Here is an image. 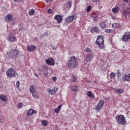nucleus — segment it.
I'll return each mask as SVG.
<instances>
[{"instance_id":"8","label":"nucleus","mask_w":130,"mask_h":130,"mask_svg":"<svg viewBox=\"0 0 130 130\" xmlns=\"http://www.w3.org/2000/svg\"><path fill=\"white\" fill-rule=\"evenodd\" d=\"M8 41H10V42H14V41H16V36L15 34L10 32L9 36L8 38Z\"/></svg>"},{"instance_id":"2","label":"nucleus","mask_w":130,"mask_h":130,"mask_svg":"<svg viewBox=\"0 0 130 130\" xmlns=\"http://www.w3.org/2000/svg\"><path fill=\"white\" fill-rule=\"evenodd\" d=\"M95 43L99 46L100 49H104V48H105V45H104V37H103V36H99L98 37Z\"/></svg>"},{"instance_id":"7","label":"nucleus","mask_w":130,"mask_h":130,"mask_svg":"<svg viewBox=\"0 0 130 130\" xmlns=\"http://www.w3.org/2000/svg\"><path fill=\"white\" fill-rule=\"evenodd\" d=\"M103 105H104V101L101 100L96 105L95 110H96V111H99V110L102 108Z\"/></svg>"},{"instance_id":"11","label":"nucleus","mask_w":130,"mask_h":130,"mask_svg":"<svg viewBox=\"0 0 130 130\" xmlns=\"http://www.w3.org/2000/svg\"><path fill=\"white\" fill-rule=\"evenodd\" d=\"M54 19L55 20H56L58 24H59L60 23H61V21H62V16L59 15H57L54 17Z\"/></svg>"},{"instance_id":"21","label":"nucleus","mask_w":130,"mask_h":130,"mask_svg":"<svg viewBox=\"0 0 130 130\" xmlns=\"http://www.w3.org/2000/svg\"><path fill=\"white\" fill-rule=\"evenodd\" d=\"M36 91L35 90V86L34 85H31L29 88V92L31 93H34V92H36Z\"/></svg>"},{"instance_id":"57","label":"nucleus","mask_w":130,"mask_h":130,"mask_svg":"<svg viewBox=\"0 0 130 130\" xmlns=\"http://www.w3.org/2000/svg\"><path fill=\"white\" fill-rule=\"evenodd\" d=\"M123 2L127 3L128 2V0H123Z\"/></svg>"},{"instance_id":"56","label":"nucleus","mask_w":130,"mask_h":130,"mask_svg":"<svg viewBox=\"0 0 130 130\" xmlns=\"http://www.w3.org/2000/svg\"><path fill=\"white\" fill-rule=\"evenodd\" d=\"M79 3V0H76L75 4H78Z\"/></svg>"},{"instance_id":"39","label":"nucleus","mask_w":130,"mask_h":130,"mask_svg":"<svg viewBox=\"0 0 130 130\" xmlns=\"http://www.w3.org/2000/svg\"><path fill=\"white\" fill-rule=\"evenodd\" d=\"M125 34H126V35L127 36L128 40H130V32H125Z\"/></svg>"},{"instance_id":"46","label":"nucleus","mask_w":130,"mask_h":130,"mask_svg":"<svg viewBox=\"0 0 130 130\" xmlns=\"http://www.w3.org/2000/svg\"><path fill=\"white\" fill-rule=\"evenodd\" d=\"M44 37H45L44 34H41L40 36V38H43Z\"/></svg>"},{"instance_id":"31","label":"nucleus","mask_w":130,"mask_h":130,"mask_svg":"<svg viewBox=\"0 0 130 130\" xmlns=\"http://www.w3.org/2000/svg\"><path fill=\"white\" fill-rule=\"evenodd\" d=\"M42 124L43 125H44V126H47V125H48L47 121H46V120H42Z\"/></svg>"},{"instance_id":"19","label":"nucleus","mask_w":130,"mask_h":130,"mask_svg":"<svg viewBox=\"0 0 130 130\" xmlns=\"http://www.w3.org/2000/svg\"><path fill=\"white\" fill-rule=\"evenodd\" d=\"M112 27L114 29H116V28H120L121 26H120V24H119V23H115L112 24Z\"/></svg>"},{"instance_id":"38","label":"nucleus","mask_w":130,"mask_h":130,"mask_svg":"<svg viewBox=\"0 0 130 130\" xmlns=\"http://www.w3.org/2000/svg\"><path fill=\"white\" fill-rule=\"evenodd\" d=\"M93 30L94 31H95V32H96V33H98V32H99V30H98V27L95 26L94 28H93Z\"/></svg>"},{"instance_id":"25","label":"nucleus","mask_w":130,"mask_h":130,"mask_svg":"<svg viewBox=\"0 0 130 130\" xmlns=\"http://www.w3.org/2000/svg\"><path fill=\"white\" fill-rule=\"evenodd\" d=\"M112 12L114 13H118V12H119V9L118 8V7L113 8L112 9Z\"/></svg>"},{"instance_id":"13","label":"nucleus","mask_w":130,"mask_h":130,"mask_svg":"<svg viewBox=\"0 0 130 130\" xmlns=\"http://www.w3.org/2000/svg\"><path fill=\"white\" fill-rule=\"evenodd\" d=\"M123 80L124 82H130V74H124L123 77Z\"/></svg>"},{"instance_id":"35","label":"nucleus","mask_w":130,"mask_h":130,"mask_svg":"<svg viewBox=\"0 0 130 130\" xmlns=\"http://www.w3.org/2000/svg\"><path fill=\"white\" fill-rule=\"evenodd\" d=\"M44 75L45 77H47V75H48V72H47V70H44Z\"/></svg>"},{"instance_id":"58","label":"nucleus","mask_w":130,"mask_h":130,"mask_svg":"<svg viewBox=\"0 0 130 130\" xmlns=\"http://www.w3.org/2000/svg\"><path fill=\"white\" fill-rule=\"evenodd\" d=\"M93 21H94V22H97V19H93Z\"/></svg>"},{"instance_id":"34","label":"nucleus","mask_w":130,"mask_h":130,"mask_svg":"<svg viewBox=\"0 0 130 130\" xmlns=\"http://www.w3.org/2000/svg\"><path fill=\"white\" fill-rule=\"evenodd\" d=\"M78 79V78L76 76H72V81L73 82H76L77 80Z\"/></svg>"},{"instance_id":"18","label":"nucleus","mask_w":130,"mask_h":130,"mask_svg":"<svg viewBox=\"0 0 130 130\" xmlns=\"http://www.w3.org/2000/svg\"><path fill=\"white\" fill-rule=\"evenodd\" d=\"M36 49V46H28L27 47V50L28 51H30V52L33 51Z\"/></svg>"},{"instance_id":"16","label":"nucleus","mask_w":130,"mask_h":130,"mask_svg":"<svg viewBox=\"0 0 130 130\" xmlns=\"http://www.w3.org/2000/svg\"><path fill=\"white\" fill-rule=\"evenodd\" d=\"M32 96L34 97V98H35L36 99H39V95L38 94V92L37 91L31 93Z\"/></svg>"},{"instance_id":"52","label":"nucleus","mask_w":130,"mask_h":130,"mask_svg":"<svg viewBox=\"0 0 130 130\" xmlns=\"http://www.w3.org/2000/svg\"><path fill=\"white\" fill-rule=\"evenodd\" d=\"M47 91L49 92V93H51V89L50 88H48L47 89Z\"/></svg>"},{"instance_id":"27","label":"nucleus","mask_w":130,"mask_h":130,"mask_svg":"<svg viewBox=\"0 0 130 130\" xmlns=\"http://www.w3.org/2000/svg\"><path fill=\"white\" fill-rule=\"evenodd\" d=\"M28 14L30 15V16H33V15L35 14V10L34 9L30 10L28 12Z\"/></svg>"},{"instance_id":"28","label":"nucleus","mask_w":130,"mask_h":130,"mask_svg":"<svg viewBox=\"0 0 130 130\" xmlns=\"http://www.w3.org/2000/svg\"><path fill=\"white\" fill-rule=\"evenodd\" d=\"M116 93L117 94H122V93H123V90L121 89H118L116 90Z\"/></svg>"},{"instance_id":"42","label":"nucleus","mask_w":130,"mask_h":130,"mask_svg":"<svg viewBox=\"0 0 130 130\" xmlns=\"http://www.w3.org/2000/svg\"><path fill=\"white\" fill-rule=\"evenodd\" d=\"M19 86H20V81H17L16 82V88H17V89H19Z\"/></svg>"},{"instance_id":"26","label":"nucleus","mask_w":130,"mask_h":130,"mask_svg":"<svg viewBox=\"0 0 130 130\" xmlns=\"http://www.w3.org/2000/svg\"><path fill=\"white\" fill-rule=\"evenodd\" d=\"M87 96L88 97H92L93 99H94L95 98V96L94 95H92V91H89L87 92Z\"/></svg>"},{"instance_id":"17","label":"nucleus","mask_w":130,"mask_h":130,"mask_svg":"<svg viewBox=\"0 0 130 130\" xmlns=\"http://www.w3.org/2000/svg\"><path fill=\"white\" fill-rule=\"evenodd\" d=\"M0 100H2V101H5V102H7V101H8V98L4 94H1L0 95Z\"/></svg>"},{"instance_id":"37","label":"nucleus","mask_w":130,"mask_h":130,"mask_svg":"<svg viewBox=\"0 0 130 130\" xmlns=\"http://www.w3.org/2000/svg\"><path fill=\"white\" fill-rule=\"evenodd\" d=\"M55 92H57V89L56 88L55 89H52L51 91V94H53Z\"/></svg>"},{"instance_id":"4","label":"nucleus","mask_w":130,"mask_h":130,"mask_svg":"<svg viewBox=\"0 0 130 130\" xmlns=\"http://www.w3.org/2000/svg\"><path fill=\"white\" fill-rule=\"evenodd\" d=\"M116 120L118 124L124 125L125 124V118L122 115H117L116 116Z\"/></svg>"},{"instance_id":"9","label":"nucleus","mask_w":130,"mask_h":130,"mask_svg":"<svg viewBox=\"0 0 130 130\" xmlns=\"http://www.w3.org/2000/svg\"><path fill=\"white\" fill-rule=\"evenodd\" d=\"M48 66H54V60H53V58H49L45 60Z\"/></svg>"},{"instance_id":"49","label":"nucleus","mask_w":130,"mask_h":130,"mask_svg":"<svg viewBox=\"0 0 130 130\" xmlns=\"http://www.w3.org/2000/svg\"><path fill=\"white\" fill-rule=\"evenodd\" d=\"M93 3H98V2H100V0H92Z\"/></svg>"},{"instance_id":"48","label":"nucleus","mask_w":130,"mask_h":130,"mask_svg":"<svg viewBox=\"0 0 130 130\" xmlns=\"http://www.w3.org/2000/svg\"><path fill=\"white\" fill-rule=\"evenodd\" d=\"M34 41H38V37H35L34 38Z\"/></svg>"},{"instance_id":"12","label":"nucleus","mask_w":130,"mask_h":130,"mask_svg":"<svg viewBox=\"0 0 130 130\" xmlns=\"http://www.w3.org/2000/svg\"><path fill=\"white\" fill-rule=\"evenodd\" d=\"M13 20V15L11 14L7 15L5 17V21L6 22H11Z\"/></svg>"},{"instance_id":"22","label":"nucleus","mask_w":130,"mask_h":130,"mask_svg":"<svg viewBox=\"0 0 130 130\" xmlns=\"http://www.w3.org/2000/svg\"><path fill=\"white\" fill-rule=\"evenodd\" d=\"M122 41H124L125 42H126V41H127L128 40L127 36H126V34H125V32L124 35H123V36H122Z\"/></svg>"},{"instance_id":"14","label":"nucleus","mask_w":130,"mask_h":130,"mask_svg":"<svg viewBox=\"0 0 130 130\" xmlns=\"http://www.w3.org/2000/svg\"><path fill=\"white\" fill-rule=\"evenodd\" d=\"M123 15L125 18H127V16L130 15V8H127L124 10L123 13Z\"/></svg>"},{"instance_id":"33","label":"nucleus","mask_w":130,"mask_h":130,"mask_svg":"<svg viewBox=\"0 0 130 130\" xmlns=\"http://www.w3.org/2000/svg\"><path fill=\"white\" fill-rule=\"evenodd\" d=\"M110 77L111 79H114L115 78V73L112 72L110 73Z\"/></svg>"},{"instance_id":"59","label":"nucleus","mask_w":130,"mask_h":130,"mask_svg":"<svg viewBox=\"0 0 130 130\" xmlns=\"http://www.w3.org/2000/svg\"><path fill=\"white\" fill-rule=\"evenodd\" d=\"M35 75L36 77H38V74H36V73L35 74Z\"/></svg>"},{"instance_id":"5","label":"nucleus","mask_w":130,"mask_h":130,"mask_svg":"<svg viewBox=\"0 0 130 130\" xmlns=\"http://www.w3.org/2000/svg\"><path fill=\"white\" fill-rule=\"evenodd\" d=\"M6 75L8 78H15L17 76V73L13 69L11 68L7 71Z\"/></svg>"},{"instance_id":"54","label":"nucleus","mask_w":130,"mask_h":130,"mask_svg":"<svg viewBox=\"0 0 130 130\" xmlns=\"http://www.w3.org/2000/svg\"><path fill=\"white\" fill-rule=\"evenodd\" d=\"M14 2H21L22 0H13Z\"/></svg>"},{"instance_id":"40","label":"nucleus","mask_w":130,"mask_h":130,"mask_svg":"<svg viewBox=\"0 0 130 130\" xmlns=\"http://www.w3.org/2000/svg\"><path fill=\"white\" fill-rule=\"evenodd\" d=\"M91 6H89L87 8V13H89L91 11Z\"/></svg>"},{"instance_id":"3","label":"nucleus","mask_w":130,"mask_h":130,"mask_svg":"<svg viewBox=\"0 0 130 130\" xmlns=\"http://www.w3.org/2000/svg\"><path fill=\"white\" fill-rule=\"evenodd\" d=\"M19 53L20 51L18 49H12L10 51L9 57L10 58L16 59V58H18Z\"/></svg>"},{"instance_id":"45","label":"nucleus","mask_w":130,"mask_h":130,"mask_svg":"<svg viewBox=\"0 0 130 130\" xmlns=\"http://www.w3.org/2000/svg\"><path fill=\"white\" fill-rule=\"evenodd\" d=\"M57 78L56 77H52V80L54 82H56Z\"/></svg>"},{"instance_id":"43","label":"nucleus","mask_w":130,"mask_h":130,"mask_svg":"<svg viewBox=\"0 0 130 130\" xmlns=\"http://www.w3.org/2000/svg\"><path fill=\"white\" fill-rule=\"evenodd\" d=\"M91 17L92 18H97L98 17V14H92L91 15Z\"/></svg>"},{"instance_id":"55","label":"nucleus","mask_w":130,"mask_h":130,"mask_svg":"<svg viewBox=\"0 0 130 130\" xmlns=\"http://www.w3.org/2000/svg\"><path fill=\"white\" fill-rule=\"evenodd\" d=\"M122 6V8L123 9H124L125 8V5L123 4Z\"/></svg>"},{"instance_id":"29","label":"nucleus","mask_w":130,"mask_h":130,"mask_svg":"<svg viewBox=\"0 0 130 130\" xmlns=\"http://www.w3.org/2000/svg\"><path fill=\"white\" fill-rule=\"evenodd\" d=\"M67 7V8H68V9H70V8H71V7H72V1H69L68 2Z\"/></svg>"},{"instance_id":"24","label":"nucleus","mask_w":130,"mask_h":130,"mask_svg":"<svg viewBox=\"0 0 130 130\" xmlns=\"http://www.w3.org/2000/svg\"><path fill=\"white\" fill-rule=\"evenodd\" d=\"M100 26L101 28H102V29L106 28V25L105 24V23H104V22H102L100 24Z\"/></svg>"},{"instance_id":"20","label":"nucleus","mask_w":130,"mask_h":130,"mask_svg":"<svg viewBox=\"0 0 130 130\" xmlns=\"http://www.w3.org/2000/svg\"><path fill=\"white\" fill-rule=\"evenodd\" d=\"M61 107H62V105H60L57 108H55L54 109L55 113H59V111H60Z\"/></svg>"},{"instance_id":"44","label":"nucleus","mask_w":130,"mask_h":130,"mask_svg":"<svg viewBox=\"0 0 130 130\" xmlns=\"http://www.w3.org/2000/svg\"><path fill=\"white\" fill-rule=\"evenodd\" d=\"M22 107H23V104H22V103H20L18 104L19 108H22Z\"/></svg>"},{"instance_id":"51","label":"nucleus","mask_w":130,"mask_h":130,"mask_svg":"<svg viewBox=\"0 0 130 130\" xmlns=\"http://www.w3.org/2000/svg\"><path fill=\"white\" fill-rule=\"evenodd\" d=\"M44 35H45V36H48V33L47 32H45V33H44Z\"/></svg>"},{"instance_id":"32","label":"nucleus","mask_w":130,"mask_h":130,"mask_svg":"<svg viewBox=\"0 0 130 130\" xmlns=\"http://www.w3.org/2000/svg\"><path fill=\"white\" fill-rule=\"evenodd\" d=\"M117 77H118V79H119L120 77H121V74H120L119 70H117Z\"/></svg>"},{"instance_id":"6","label":"nucleus","mask_w":130,"mask_h":130,"mask_svg":"<svg viewBox=\"0 0 130 130\" xmlns=\"http://www.w3.org/2000/svg\"><path fill=\"white\" fill-rule=\"evenodd\" d=\"M74 20L75 21L77 20V15L75 14H73L71 16H68L66 18V21L67 23H72Z\"/></svg>"},{"instance_id":"53","label":"nucleus","mask_w":130,"mask_h":130,"mask_svg":"<svg viewBox=\"0 0 130 130\" xmlns=\"http://www.w3.org/2000/svg\"><path fill=\"white\" fill-rule=\"evenodd\" d=\"M3 121V117H0V123Z\"/></svg>"},{"instance_id":"30","label":"nucleus","mask_w":130,"mask_h":130,"mask_svg":"<svg viewBox=\"0 0 130 130\" xmlns=\"http://www.w3.org/2000/svg\"><path fill=\"white\" fill-rule=\"evenodd\" d=\"M72 90L74 92H76V91H78V86H76V85L72 86Z\"/></svg>"},{"instance_id":"1","label":"nucleus","mask_w":130,"mask_h":130,"mask_svg":"<svg viewBox=\"0 0 130 130\" xmlns=\"http://www.w3.org/2000/svg\"><path fill=\"white\" fill-rule=\"evenodd\" d=\"M77 66V60H76V57L72 56L70 59L67 62V67L68 69L72 70L75 69Z\"/></svg>"},{"instance_id":"15","label":"nucleus","mask_w":130,"mask_h":130,"mask_svg":"<svg viewBox=\"0 0 130 130\" xmlns=\"http://www.w3.org/2000/svg\"><path fill=\"white\" fill-rule=\"evenodd\" d=\"M34 113L35 114H36V113H37V111L30 109L27 112L28 116H30V115H32L34 114Z\"/></svg>"},{"instance_id":"50","label":"nucleus","mask_w":130,"mask_h":130,"mask_svg":"<svg viewBox=\"0 0 130 130\" xmlns=\"http://www.w3.org/2000/svg\"><path fill=\"white\" fill-rule=\"evenodd\" d=\"M52 48L54 49V50H56V47H55L54 45L52 46Z\"/></svg>"},{"instance_id":"23","label":"nucleus","mask_w":130,"mask_h":130,"mask_svg":"<svg viewBox=\"0 0 130 130\" xmlns=\"http://www.w3.org/2000/svg\"><path fill=\"white\" fill-rule=\"evenodd\" d=\"M48 70V67L46 66H43L42 67L39 68V72H44V70Z\"/></svg>"},{"instance_id":"10","label":"nucleus","mask_w":130,"mask_h":130,"mask_svg":"<svg viewBox=\"0 0 130 130\" xmlns=\"http://www.w3.org/2000/svg\"><path fill=\"white\" fill-rule=\"evenodd\" d=\"M94 56V54L90 53V54H87L85 57V60L88 61H91L92 59H93V57Z\"/></svg>"},{"instance_id":"41","label":"nucleus","mask_w":130,"mask_h":130,"mask_svg":"<svg viewBox=\"0 0 130 130\" xmlns=\"http://www.w3.org/2000/svg\"><path fill=\"white\" fill-rule=\"evenodd\" d=\"M85 51L86 52H91V49L87 47L86 49H85Z\"/></svg>"},{"instance_id":"47","label":"nucleus","mask_w":130,"mask_h":130,"mask_svg":"<svg viewBox=\"0 0 130 130\" xmlns=\"http://www.w3.org/2000/svg\"><path fill=\"white\" fill-rule=\"evenodd\" d=\"M47 12L49 13V14H51L52 13V10L51 9H48L47 10Z\"/></svg>"},{"instance_id":"36","label":"nucleus","mask_w":130,"mask_h":130,"mask_svg":"<svg viewBox=\"0 0 130 130\" xmlns=\"http://www.w3.org/2000/svg\"><path fill=\"white\" fill-rule=\"evenodd\" d=\"M112 31H113L112 29H107L105 30V32H106V33H111Z\"/></svg>"}]
</instances>
